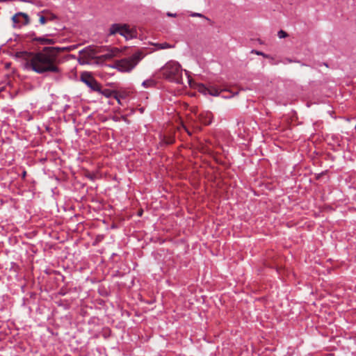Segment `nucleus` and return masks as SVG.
I'll return each instance as SVG.
<instances>
[{"mask_svg":"<svg viewBox=\"0 0 356 356\" xmlns=\"http://www.w3.org/2000/svg\"><path fill=\"white\" fill-rule=\"evenodd\" d=\"M63 49L65 48L44 47L42 51L31 56L26 61V67L38 74L59 73L58 55Z\"/></svg>","mask_w":356,"mask_h":356,"instance_id":"nucleus-1","label":"nucleus"},{"mask_svg":"<svg viewBox=\"0 0 356 356\" xmlns=\"http://www.w3.org/2000/svg\"><path fill=\"white\" fill-rule=\"evenodd\" d=\"M182 68L179 63L175 60L168 62L160 69L163 77L176 83H182Z\"/></svg>","mask_w":356,"mask_h":356,"instance_id":"nucleus-2","label":"nucleus"},{"mask_svg":"<svg viewBox=\"0 0 356 356\" xmlns=\"http://www.w3.org/2000/svg\"><path fill=\"white\" fill-rule=\"evenodd\" d=\"M144 57L145 54L143 51H137L129 57L115 60L113 67L121 72H130Z\"/></svg>","mask_w":356,"mask_h":356,"instance_id":"nucleus-3","label":"nucleus"},{"mask_svg":"<svg viewBox=\"0 0 356 356\" xmlns=\"http://www.w3.org/2000/svg\"><path fill=\"white\" fill-rule=\"evenodd\" d=\"M110 35L119 33L126 38L131 39L136 37V31L134 28H130L127 24H113L109 30Z\"/></svg>","mask_w":356,"mask_h":356,"instance_id":"nucleus-4","label":"nucleus"},{"mask_svg":"<svg viewBox=\"0 0 356 356\" xmlns=\"http://www.w3.org/2000/svg\"><path fill=\"white\" fill-rule=\"evenodd\" d=\"M225 88L218 87L215 85H209L206 86L204 84L199 86V91L204 95L209 94L212 96H218L222 91H225Z\"/></svg>","mask_w":356,"mask_h":356,"instance_id":"nucleus-5","label":"nucleus"},{"mask_svg":"<svg viewBox=\"0 0 356 356\" xmlns=\"http://www.w3.org/2000/svg\"><path fill=\"white\" fill-rule=\"evenodd\" d=\"M81 80L88 86L89 87L92 91H100V86L101 84L99 83L94 77H92L90 74L86 73L83 74L81 77Z\"/></svg>","mask_w":356,"mask_h":356,"instance_id":"nucleus-6","label":"nucleus"},{"mask_svg":"<svg viewBox=\"0 0 356 356\" xmlns=\"http://www.w3.org/2000/svg\"><path fill=\"white\" fill-rule=\"evenodd\" d=\"M12 20L15 26L26 25L29 23V17L28 15L24 13H16L13 17Z\"/></svg>","mask_w":356,"mask_h":356,"instance_id":"nucleus-7","label":"nucleus"},{"mask_svg":"<svg viewBox=\"0 0 356 356\" xmlns=\"http://www.w3.org/2000/svg\"><path fill=\"white\" fill-rule=\"evenodd\" d=\"M198 118L201 123L208 125L212 121L213 115L210 111H203L200 113Z\"/></svg>","mask_w":356,"mask_h":356,"instance_id":"nucleus-8","label":"nucleus"},{"mask_svg":"<svg viewBox=\"0 0 356 356\" xmlns=\"http://www.w3.org/2000/svg\"><path fill=\"white\" fill-rule=\"evenodd\" d=\"M120 53V50L118 48H112L107 50V52L101 56L104 59H111L114 56H117Z\"/></svg>","mask_w":356,"mask_h":356,"instance_id":"nucleus-9","label":"nucleus"},{"mask_svg":"<svg viewBox=\"0 0 356 356\" xmlns=\"http://www.w3.org/2000/svg\"><path fill=\"white\" fill-rule=\"evenodd\" d=\"M156 85V81L152 79V78H150L149 79H147L145 81H144L143 83H142V86L144 88H154L155 87Z\"/></svg>","mask_w":356,"mask_h":356,"instance_id":"nucleus-10","label":"nucleus"},{"mask_svg":"<svg viewBox=\"0 0 356 356\" xmlns=\"http://www.w3.org/2000/svg\"><path fill=\"white\" fill-rule=\"evenodd\" d=\"M41 13L42 14H44V15L46 16V18L47 19V22L48 21H54L56 19H57V16L52 13L51 12L47 10H42L41 12Z\"/></svg>","mask_w":356,"mask_h":356,"instance_id":"nucleus-11","label":"nucleus"},{"mask_svg":"<svg viewBox=\"0 0 356 356\" xmlns=\"http://www.w3.org/2000/svg\"><path fill=\"white\" fill-rule=\"evenodd\" d=\"M35 40L40 42L41 44H54L55 41L53 39L46 38L44 37H39L35 39Z\"/></svg>","mask_w":356,"mask_h":356,"instance_id":"nucleus-12","label":"nucleus"},{"mask_svg":"<svg viewBox=\"0 0 356 356\" xmlns=\"http://www.w3.org/2000/svg\"><path fill=\"white\" fill-rule=\"evenodd\" d=\"M99 93L105 96L106 97H110L113 95V92L109 89H102V86H100V91H97Z\"/></svg>","mask_w":356,"mask_h":356,"instance_id":"nucleus-13","label":"nucleus"},{"mask_svg":"<svg viewBox=\"0 0 356 356\" xmlns=\"http://www.w3.org/2000/svg\"><path fill=\"white\" fill-rule=\"evenodd\" d=\"M156 46L159 49H164L171 48L172 47V45H170V44H168L167 42L158 43V44H156Z\"/></svg>","mask_w":356,"mask_h":356,"instance_id":"nucleus-14","label":"nucleus"},{"mask_svg":"<svg viewBox=\"0 0 356 356\" xmlns=\"http://www.w3.org/2000/svg\"><path fill=\"white\" fill-rule=\"evenodd\" d=\"M38 16H39V21L41 24H44L47 22V19L44 14L40 13H38Z\"/></svg>","mask_w":356,"mask_h":356,"instance_id":"nucleus-15","label":"nucleus"},{"mask_svg":"<svg viewBox=\"0 0 356 356\" xmlns=\"http://www.w3.org/2000/svg\"><path fill=\"white\" fill-rule=\"evenodd\" d=\"M252 53L255 54L259 55V56H262L263 57L267 58L270 57L269 55L266 54L264 52L259 51H257V50H252Z\"/></svg>","mask_w":356,"mask_h":356,"instance_id":"nucleus-16","label":"nucleus"},{"mask_svg":"<svg viewBox=\"0 0 356 356\" xmlns=\"http://www.w3.org/2000/svg\"><path fill=\"white\" fill-rule=\"evenodd\" d=\"M277 35L280 38H284L288 36V34L283 30H280L277 33Z\"/></svg>","mask_w":356,"mask_h":356,"instance_id":"nucleus-17","label":"nucleus"},{"mask_svg":"<svg viewBox=\"0 0 356 356\" xmlns=\"http://www.w3.org/2000/svg\"><path fill=\"white\" fill-rule=\"evenodd\" d=\"M174 141H175V139L172 136L168 137L167 138L164 139V142L167 145L172 144L174 143Z\"/></svg>","mask_w":356,"mask_h":356,"instance_id":"nucleus-18","label":"nucleus"},{"mask_svg":"<svg viewBox=\"0 0 356 356\" xmlns=\"http://www.w3.org/2000/svg\"><path fill=\"white\" fill-rule=\"evenodd\" d=\"M191 17H204V18H205V17H204L203 15H202L201 13H192L191 14ZM206 19H208V18H207V17H206Z\"/></svg>","mask_w":356,"mask_h":356,"instance_id":"nucleus-19","label":"nucleus"},{"mask_svg":"<svg viewBox=\"0 0 356 356\" xmlns=\"http://www.w3.org/2000/svg\"><path fill=\"white\" fill-rule=\"evenodd\" d=\"M95 54H96V51H95L94 50H90L88 51V55L89 56L93 57V56H95Z\"/></svg>","mask_w":356,"mask_h":356,"instance_id":"nucleus-20","label":"nucleus"},{"mask_svg":"<svg viewBox=\"0 0 356 356\" xmlns=\"http://www.w3.org/2000/svg\"><path fill=\"white\" fill-rule=\"evenodd\" d=\"M167 15H168V16H170V17H175L176 16V14H172L170 13H168Z\"/></svg>","mask_w":356,"mask_h":356,"instance_id":"nucleus-21","label":"nucleus"}]
</instances>
